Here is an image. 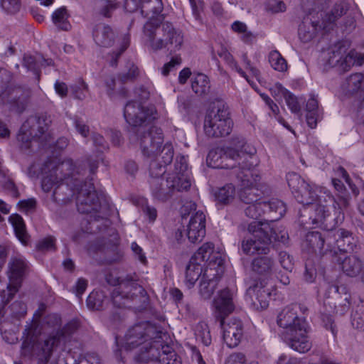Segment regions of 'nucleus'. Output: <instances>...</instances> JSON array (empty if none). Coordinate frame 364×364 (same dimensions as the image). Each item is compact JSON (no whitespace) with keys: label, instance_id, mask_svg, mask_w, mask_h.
Listing matches in <instances>:
<instances>
[{"label":"nucleus","instance_id":"f257e3e1","mask_svg":"<svg viewBox=\"0 0 364 364\" xmlns=\"http://www.w3.org/2000/svg\"><path fill=\"white\" fill-rule=\"evenodd\" d=\"M81 171L78 168L75 171V165L72 159L63 161L56 160L48 161L45 164V176L42 179L41 186L45 192L53 189L52 198L56 203H65L69 196L61 194V190H68L71 186L77 193L76 203L77 210L80 213L91 214L100 211V196L96 191L94 184L89 181H82L78 177Z\"/></svg>","mask_w":364,"mask_h":364},{"label":"nucleus","instance_id":"f03ea898","mask_svg":"<svg viewBox=\"0 0 364 364\" xmlns=\"http://www.w3.org/2000/svg\"><path fill=\"white\" fill-rule=\"evenodd\" d=\"M252 237L244 238L241 248L245 255H267L269 252L273 240L287 244L289 235L283 226L272 227L267 222L252 221L247 226Z\"/></svg>","mask_w":364,"mask_h":364},{"label":"nucleus","instance_id":"7ed1b4c3","mask_svg":"<svg viewBox=\"0 0 364 364\" xmlns=\"http://www.w3.org/2000/svg\"><path fill=\"white\" fill-rule=\"evenodd\" d=\"M299 308L296 304L284 308L277 316V324L284 328V342L294 350L304 353L311 349V343L307 336L306 323L298 314Z\"/></svg>","mask_w":364,"mask_h":364},{"label":"nucleus","instance_id":"20e7f679","mask_svg":"<svg viewBox=\"0 0 364 364\" xmlns=\"http://www.w3.org/2000/svg\"><path fill=\"white\" fill-rule=\"evenodd\" d=\"M232 146L218 148L211 150L207 156L209 166L218 168H231L240 171L245 161L256 153V149L246 143L242 136H234L231 139Z\"/></svg>","mask_w":364,"mask_h":364},{"label":"nucleus","instance_id":"39448f33","mask_svg":"<svg viewBox=\"0 0 364 364\" xmlns=\"http://www.w3.org/2000/svg\"><path fill=\"white\" fill-rule=\"evenodd\" d=\"M143 34L146 46L155 52L164 48L179 50L184 41L183 32L171 23H159L156 19H149L144 24Z\"/></svg>","mask_w":364,"mask_h":364},{"label":"nucleus","instance_id":"423d86ee","mask_svg":"<svg viewBox=\"0 0 364 364\" xmlns=\"http://www.w3.org/2000/svg\"><path fill=\"white\" fill-rule=\"evenodd\" d=\"M232 296V293L228 289H225L214 300L215 316L220 321L223 331V340L230 348H235L239 344L243 333L240 320L231 318L227 323L225 322V318L235 309Z\"/></svg>","mask_w":364,"mask_h":364},{"label":"nucleus","instance_id":"0eeeda50","mask_svg":"<svg viewBox=\"0 0 364 364\" xmlns=\"http://www.w3.org/2000/svg\"><path fill=\"white\" fill-rule=\"evenodd\" d=\"M106 282L111 286H118L112 294V300L114 306L122 308L127 306L129 301L141 304L138 308H145L148 297L145 289L140 286L132 276L121 277L113 272H107L105 275Z\"/></svg>","mask_w":364,"mask_h":364},{"label":"nucleus","instance_id":"6e6552de","mask_svg":"<svg viewBox=\"0 0 364 364\" xmlns=\"http://www.w3.org/2000/svg\"><path fill=\"white\" fill-rule=\"evenodd\" d=\"M43 326L46 330L50 328L52 331L43 342H38L36 345V348L39 350L38 356L41 364H46L53 349L65 342L66 334L71 333L77 328V322H70L62 328L61 318L57 314H50L45 316Z\"/></svg>","mask_w":364,"mask_h":364},{"label":"nucleus","instance_id":"1a4fd4ad","mask_svg":"<svg viewBox=\"0 0 364 364\" xmlns=\"http://www.w3.org/2000/svg\"><path fill=\"white\" fill-rule=\"evenodd\" d=\"M349 196H333L326 193L320 198V204L316 210L314 223L321 224L328 230L334 229L344 219L343 210L349 205Z\"/></svg>","mask_w":364,"mask_h":364},{"label":"nucleus","instance_id":"9d476101","mask_svg":"<svg viewBox=\"0 0 364 364\" xmlns=\"http://www.w3.org/2000/svg\"><path fill=\"white\" fill-rule=\"evenodd\" d=\"M52 119L47 114L31 115L22 124L18 134V140L21 142V149L28 150L31 146L32 140L41 139L47 141L48 128Z\"/></svg>","mask_w":364,"mask_h":364},{"label":"nucleus","instance_id":"9b49d317","mask_svg":"<svg viewBox=\"0 0 364 364\" xmlns=\"http://www.w3.org/2000/svg\"><path fill=\"white\" fill-rule=\"evenodd\" d=\"M232 125L228 105L219 101L205 116L204 132L209 137H223L230 134Z\"/></svg>","mask_w":364,"mask_h":364},{"label":"nucleus","instance_id":"f8f14e48","mask_svg":"<svg viewBox=\"0 0 364 364\" xmlns=\"http://www.w3.org/2000/svg\"><path fill=\"white\" fill-rule=\"evenodd\" d=\"M253 167L252 162L245 161V165L242 167V170L232 172L241 186L239 198L246 204L261 201L262 192L256 186L259 176L254 175L252 171Z\"/></svg>","mask_w":364,"mask_h":364},{"label":"nucleus","instance_id":"ddd939ff","mask_svg":"<svg viewBox=\"0 0 364 364\" xmlns=\"http://www.w3.org/2000/svg\"><path fill=\"white\" fill-rule=\"evenodd\" d=\"M332 295V297L336 300L340 301L341 299V294H343L345 297L343 299L345 303L341 304V310L339 312L337 306L335 305L333 307H331V310L328 311L326 310V312L321 313V321L323 327L326 330H330L333 337H336L337 335V328L336 325L335 324L334 320L333 318L332 315L331 313H336V314H343L344 312H346L348 309L349 306V295L347 294L346 288L344 286L338 287L336 284H328V288L326 290V299L324 301V306L326 307L327 304H330V301H328L327 299H329Z\"/></svg>","mask_w":364,"mask_h":364},{"label":"nucleus","instance_id":"4468645a","mask_svg":"<svg viewBox=\"0 0 364 364\" xmlns=\"http://www.w3.org/2000/svg\"><path fill=\"white\" fill-rule=\"evenodd\" d=\"M131 139L139 141L143 155L151 158L158 154L164 142V135L161 128L151 126L137 132L134 129Z\"/></svg>","mask_w":364,"mask_h":364},{"label":"nucleus","instance_id":"2eb2a0df","mask_svg":"<svg viewBox=\"0 0 364 364\" xmlns=\"http://www.w3.org/2000/svg\"><path fill=\"white\" fill-rule=\"evenodd\" d=\"M153 107H144L136 101H129L124 108V117L126 122L132 127L130 134H133V130L136 132L147 127L146 123L151 122L154 117Z\"/></svg>","mask_w":364,"mask_h":364},{"label":"nucleus","instance_id":"dca6fc26","mask_svg":"<svg viewBox=\"0 0 364 364\" xmlns=\"http://www.w3.org/2000/svg\"><path fill=\"white\" fill-rule=\"evenodd\" d=\"M31 95V92L29 89L15 87L3 92L0 97L3 104L7 105L9 110L21 114L26 110Z\"/></svg>","mask_w":364,"mask_h":364},{"label":"nucleus","instance_id":"f3484780","mask_svg":"<svg viewBox=\"0 0 364 364\" xmlns=\"http://www.w3.org/2000/svg\"><path fill=\"white\" fill-rule=\"evenodd\" d=\"M153 327L147 323H139L130 328L124 336L123 347L127 350H132L152 338Z\"/></svg>","mask_w":364,"mask_h":364},{"label":"nucleus","instance_id":"a211bd4d","mask_svg":"<svg viewBox=\"0 0 364 364\" xmlns=\"http://www.w3.org/2000/svg\"><path fill=\"white\" fill-rule=\"evenodd\" d=\"M27 269V263L22 257H15L10 259L8 271L10 280V284L8 287V300L12 299L14 294L18 291Z\"/></svg>","mask_w":364,"mask_h":364},{"label":"nucleus","instance_id":"6ab92c4d","mask_svg":"<svg viewBox=\"0 0 364 364\" xmlns=\"http://www.w3.org/2000/svg\"><path fill=\"white\" fill-rule=\"evenodd\" d=\"M146 355H143L142 358L158 361L161 364H178L177 355L173 348L168 345H161L154 342L149 348L145 347Z\"/></svg>","mask_w":364,"mask_h":364},{"label":"nucleus","instance_id":"aec40b11","mask_svg":"<svg viewBox=\"0 0 364 364\" xmlns=\"http://www.w3.org/2000/svg\"><path fill=\"white\" fill-rule=\"evenodd\" d=\"M214 245L211 242H206L203 244L198 251L191 257L194 258L195 260L198 261L200 263L202 262H208L206 269L210 271L216 270L217 268L222 269L224 263L223 259L221 256L213 255Z\"/></svg>","mask_w":364,"mask_h":364},{"label":"nucleus","instance_id":"412c9836","mask_svg":"<svg viewBox=\"0 0 364 364\" xmlns=\"http://www.w3.org/2000/svg\"><path fill=\"white\" fill-rule=\"evenodd\" d=\"M326 192H322L315 185L306 183V186L303 187L297 194H295L294 198L296 200L303 205H311L314 207L315 216H316V210L319 206L320 198L323 195H326Z\"/></svg>","mask_w":364,"mask_h":364},{"label":"nucleus","instance_id":"4be33fe9","mask_svg":"<svg viewBox=\"0 0 364 364\" xmlns=\"http://www.w3.org/2000/svg\"><path fill=\"white\" fill-rule=\"evenodd\" d=\"M247 294L251 298V305L254 309L263 310L269 305V298L271 295L269 289L263 284V281H257L247 289Z\"/></svg>","mask_w":364,"mask_h":364},{"label":"nucleus","instance_id":"5701e85b","mask_svg":"<svg viewBox=\"0 0 364 364\" xmlns=\"http://www.w3.org/2000/svg\"><path fill=\"white\" fill-rule=\"evenodd\" d=\"M187 237L190 242H200L205 235V215L202 211L193 215L187 228Z\"/></svg>","mask_w":364,"mask_h":364},{"label":"nucleus","instance_id":"b1692460","mask_svg":"<svg viewBox=\"0 0 364 364\" xmlns=\"http://www.w3.org/2000/svg\"><path fill=\"white\" fill-rule=\"evenodd\" d=\"M262 215H266L264 222L272 223L279 220L286 213L284 203L278 199L272 198L269 200H261Z\"/></svg>","mask_w":364,"mask_h":364},{"label":"nucleus","instance_id":"393cba45","mask_svg":"<svg viewBox=\"0 0 364 364\" xmlns=\"http://www.w3.org/2000/svg\"><path fill=\"white\" fill-rule=\"evenodd\" d=\"M341 268L343 273L350 277L360 275L364 282V262L355 256H348L343 259H338Z\"/></svg>","mask_w":364,"mask_h":364},{"label":"nucleus","instance_id":"a878e982","mask_svg":"<svg viewBox=\"0 0 364 364\" xmlns=\"http://www.w3.org/2000/svg\"><path fill=\"white\" fill-rule=\"evenodd\" d=\"M95 43L102 47H110L115 39V33L112 28L105 23L97 24L92 31Z\"/></svg>","mask_w":364,"mask_h":364},{"label":"nucleus","instance_id":"bb28decb","mask_svg":"<svg viewBox=\"0 0 364 364\" xmlns=\"http://www.w3.org/2000/svg\"><path fill=\"white\" fill-rule=\"evenodd\" d=\"M220 270V269H216L217 274H211V271L208 269L204 270L199 285V291L205 299H209L213 294L219 280L217 274H218Z\"/></svg>","mask_w":364,"mask_h":364},{"label":"nucleus","instance_id":"cd10ccee","mask_svg":"<svg viewBox=\"0 0 364 364\" xmlns=\"http://www.w3.org/2000/svg\"><path fill=\"white\" fill-rule=\"evenodd\" d=\"M336 245L341 252L350 253L354 250L355 240L352 233L345 229H339L335 233Z\"/></svg>","mask_w":364,"mask_h":364},{"label":"nucleus","instance_id":"c85d7f7f","mask_svg":"<svg viewBox=\"0 0 364 364\" xmlns=\"http://www.w3.org/2000/svg\"><path fill=\"white\" fill-rule=\"evenodd\" d=\"M149 184L152 196L156 200L164 202L173 196L168 183L164 178L149 180Z\"/></svg>","mask_w":364,"mask_h":364},{"label":"nucleus","instance_id":"c756f323","mask_svg":"<svg viewBox=\"0 0 364 364\" xmlns=\"http://www.w3.org/2000/svg\"><path fill=\"white\" fill-rule=\"evenodd\" d=\"M274 265V262L272 257L259 256L252 260L251 269L256 274L266 275L272 272Z\"/></svg>","mask_w":364,"mask_h":364},{"label":"nucleus","instance_id":"7c9ffc66","mask_svg":"<svg viewBox=\"0 0 364 364\" xmlns=\"http://www.w3.org/2000/svg\"><path fill=\"white\" fill-rule=\"evenodd\" d=\"M203 272L202 264L194 258H191L186 267L185 282L188 288H191L198 279Z\"/></svg>","mask_w":364,"mask_h":364},{"label":"nucleus","instance_id":"2f4dec72","mask_svg":"<svg viewBox=\"0 0 364 364\" xmlns=\"http://www.w3.org/2000/svg\"><path fill=\"white\" fill-rule=\"evenodd\" d=\"M172 194L176 191H187L191 187V181L186 174L174 173L166 179Z\"/></svg>","mask_w":364,"mask_h":364},{"label":"nucleus","instance_id":"473e14b6","mask_svg":"<svg viewBox=\"0 0 364 364\" xmlns=\"http://www.w3.org/2000/svg\"><path fill=\"white\" fill-rule=\"evenodd\" d=\"M318 22L305 19L299 27V36L304 43L311 41L316 35L318 28H320Z\"/></svg>","mask_w":364,"mask_h":364},{"label":"nucleus","instance_id":"72a5a7b5","mask_svg":"<svg viewBox=\"0 0 364 364\" xmlns=\"http://www.w3.org/2000/svg\"><path fill=\"white\" fill-rule=\"evenodd\" d=\"M324 238L321 232L318 231L309 232L306 236V240L303 244L304 248H306L309 252H321L324 246Z\"/></svg>","mask_w":364,"mask_h":364},{"label":"nucleus","instance_id":"f704fd0d","mask_svg":"<svg viewBox=\"0 0 364 364\" xmlns=\"http://www.w3.org/2000/svg\"><path fill=\"white\" fill-rule=\"evenodd\" d=\"M164 6L161 0H140V9L142 15L145 17L152 18L159 15L163 10Z\"/></svg>","mask_w":364,"mask_h":364},{"label":"nucleus","instance_id":"c9c22d12","mask_svg":"<svg viewBox=\"0 0 364 364\" xmlns=\"http://www.w3.org/2000/svg\"><path fill=\"white\" fill-rule=\"evenodd\" d=\"M11 223L15 234L18 239L23 243L26 244L28 240V235L26 230V225L22 217L18 214H12L9 218Z\"/></svg>","mask_w":364,"mask_h":364},{"label":"nucleus","instance_id":"e433bc0d","mask_svg":"<svg viewBox=\"0 0 364 364\" xmlns=\"http://www.w3.org/2000/svg\"><path fill=\"white\" fill-rule=\"evenodd\" d=\"M108 302L109 299L102 291H92L87 299V306L92 310H102Z\"/></svg>","mask_w":364,"mask_h":364},{"label":"nucleus","instance_id":"4c0bfd02","mask_svg":"<svg viewBox=\"0 0 364 364\" xmlns=\"http://www.w3.org/2000/svg\"><path fill=\"white\" fill-rule=\"evenodd\" d=\"M191 87L193 91L200 96L208 94L210 85L208 76L203 73L196 75L192 80Z\"/></svg>","mask_w":364,"mask_h":364},{"label":"nucleus","instance_id":"58836bf2","mask_svg":"<svg viewBox=\"0 0 364 364\" xmlns=\"http://www.w3.org/2000/svg\"><path fill=\"white\" fill-rule=\"evenodd\" d=\"M348 48L346 42L339 41L332 48L329 53L328 63L333 67H337L343 57L346 55Z\"/></svg>","mask_w":364,"mask_h":364},{"label":"nucleus","instance_id":"ea45409f","mask_svg":"<svg viewBox=\"0 0 364 364\" xmlns=\"http://www.w3.org/2000/svg\"><path fill=\"white\" fill-rule=\"evenodd\" d=\"M235 196V188L232 183L219 188L215 192V199L220 203L228 205L232 203Z\"/></svg>","mask_w":364,"mask_h":364},{"label":"nucleus","instance_id":"a19ab883","mask_svg":"<svg viewBox=\"0 0 364 364\" xmlns=\"http://www.w3.org/2000/svg\"><path fill=\"white\" fill-rule=\"evenodd\" d=\"M363 81L364 76L362 73H355L346 78L343 87L347 92L353 94L361 89Z\"/></svg>","mask_w":364,"mask_h":364},{"label":"nucleus","instance_id":"79ce46f5","mask_svg":"<svg viewBox=\"0 0 364 364\" xmlns=\"http://www.w3.org/2000/svg\"><path fill=\"white\" fill-rule=\"evenodd\" d=\"M218 55L223 58L232 69L235 70L243 77H245L249 84L253 87L255 84L252 82L246 73L238 66L237 62L235 60L233 56L225 48H221L220 50L218 51Z\"/></svg>","mask_w":364,"mask_h":364},{"label":"nucleus","instance_id":"37998d69","mask_svg":"<svg viewBox=\"0 0 364 364\" xmlns=\"http://www.w3.org/2000/svg\"><path fill=\"white\" fill-rule=\"evenodd\" d=\"M278 92L281 93L286 101L288 107L293 113H299L301 110L300 105L295 95L284 88L282 85L277 86Z\"/></svg>","mask_w":364,"mask_h":364},{"label":"nucleus","instance_id":"c03bdc74","mask_svg":"<svg viewBox=\"0 0 364 364\" xmlns=\"http://www.w3.org/2000/svg\"><path fill=\"white\" fill-rule=\"evenodd\" d=\"M68 13L65 7H61L57 9L52 15L53 23L60 29L68 31L70 25L68 21Z\"/></svg>","mask_w":364,"mask_h":364},{"label":"nucleus","instance_id":"a18cd8bd","mask_svg":"<svg viewBox=\"0 0 364 364\" xmlns=\"http://www.w3.org/2000/svg\"><path fill=\"white\" fill-rule=\"evenodd\" d=\"M150 180L162 179L166 173V165L161 164L158 158H153L149 164Z\"/></svg>","mask_w":364,"mask_h":364},{"label":"nucleus","instance_id":"49530a36","mask_svg":"<svg viewBox=\"0 0 364 364\" xmlns=\"http://www.w3.org/2000/svg\"><path fill=\"white\" fill-rule=\"evenodd\" d=\"M41 61L46 62L45 59H43L40 56L35 57L25 55L23 58V65L28 70L33 72L34 75L39 77V64L41 63Z\"/></svg>","mask_w":364,"mask_h":364},{"label":"nucleus","instance_id":"de8ad7c7","mask_svg":"<svg viewBox=\"0 0 364 364\" xmlns=\"http://www.w3.org/2000/svg\"><path fill=\"white\" fill-rule=\"evenodd\" d=\"M269 62L272 68L279 72H284L287 69L286 60L277 50H272L269 53Z\"/></svg>","mask_w":364,"mask_h":364},{"label":"nucleus","instance_id":"09e8293b","mask_svg":"<svg viewBox=\"0 0 364 364\" xmlns=\"http://www.w3.org/2000/svg\"><path fill=\"white\" fill-rule=\"evenodd\" d=\"M287 180L289 187L294 196L307 183L304 178L296 173H289L287 176Z\"/></svg>","mask_w":364,"mask_h":364},{"label":"nucleus","instance_id":"8fccbe9b","mask_svg":"<svg viewBox=\"0 0 364 364\" xmlns=\"http://www.w3.org/2000/svg\"><path fill=\"white\" fill-rule=\"evenodd\" d=\"M105 260L107 264H112L121 261L123 253L117 244H113L110 247L105 249Z\"/></svg>","mask_w":364,"mask_h":364},{"label":"nucleus","instance_id":"3c124183","mask_svg":"<svg viewBox=\"0 0 364 364\" xmlns=\"http://www.w3.org/2000/svg\"><path fill=\"white\" fill-rule=\"evenodd\" d=\"M348 7V4L345 1L336 4L331 13L327 16L326 21L329 23H334L339 17L347 12Z\"/></svg>","mask_w":364,"mask_h":364},{"label":"nucleus","instance_id":"603ef678","mask_svg":"<svg viewBox=\"0 0 364 364\" xmlns=\"http://www.w3.org/2000/svg\"><path fill=\"white\" fill-rule=\"evenodd\" d=\"M8 310L11 317L20 319L26 314L27 307L25 303L16 301L9 307Z\"/></svg>","mask_w":364,"mask_h":364},{"label":"nucleus","instance_id":"864d4df0","mask_svg":"<svg viewBox=\"0 0 364 364\" xmlns=\"http://www.w3.org/2000/svg\"><path fill=\"white\" fill-rule=\"evenodd\" d=\"M174 152L171 144H166L163 149L159 150L158 154L154 158H158L162 160L164 165H168L171 163L173 158Z\"/></svg>","mask_w":364,"mask_h":364},{"label":"nucleus","instance_id":"5fc2aeb1","mask_svg":"<svg viewBox=\"0 0 364 364\" xmlns=\"http://www.w3.org/2000/svg\"><path fill=\"white\" fill-rule=\"evenodd\" d=\"M357 57V52L351 50L347 55L343 57L338 65H337L341 70L346 72L348 70L351 66L355 65V58Z\"/></svg>","mask_w":364,"mask_h":364},{"label":"nucleus","instance_id":"6e6d98bb","mask_svg":"<svg viewBox=\"0 0 364 364\" xmlns=\"http://www.w3.org/2000/svg\"><path fill=\"white\" fill-rule=\"evenodd\" d=\"M129 46V36H125L121 43L120 48L117 50L111 53L110 65L112 66H117L118 59L121 55L126 50Z\"/></svg>","mask_w":364,"mask_h":364},{"label":"nucleus","instance_id":"4d7b16f0","mask_svg":"<svg viewBox=\"0 0 364 364\" xmlns=\"http://www.w3.org/2000/svg\"><path fill=\"white\" fill-rule=\"evenodd\" d=\"M247 205L248 206L244 210L247 217L256 220L262 215L261 201Z\"/></svg>","mask_w":364,"mask_h":364},{"label":"nucleus","instance_id":"13d9d810","mask_svg":"<svg viewBox=\"0 0 364 364\" xmlns=\"http://www.w3.org/2000/svg\"><path fill=\"white\" fill-rule=\"evenodd\" d=\"M1 6L2 9L11 14L17 13L21 8V0H1Z\"/></svg>","mask_w":364,"mask_h":364},{"label":"nucleus","instance_id":"bf43d9fd","mask_svg":"<svg viewBox=\"0 0 364 364\" xmlns=\"http://www.w3.org/2000/svg\"><path fill=\"white\" fill-rule=\"evenodd\" d=\"M55 238L49 236L39 240L36 245V250L41 252H46L55 250Z\"/></svg>","mask_w":364,"mask_h":364},{"label":"nucleus","instance_id":"052dcab7","mask_svg":"<svg viewBox=\"0 0 364 364\" xmlns=\"http://www.w3.org/2000/svg\"><path fill=\"white\" fill-rule=\"evenodd\" d=\"M139 72L138 68L132 63L129 66L128 72L126 73L119 74L118 77L122 82L125 83L127 82L133 81L135 80L139 75Z\"/></svg>","mask_w":364,"mask_h":364},{"label":"nucleus","instance_id":"680f3d73","mask_svg":"<svg viewBox=\"0 0 364 364\" xmlns=\"http://www.w3.org/2000/svg\"><path fill=\"white\" fill-rule=\"evenodd\" d=\"M71 88L76 99L82 100L85 98L88 87L87 85L82 80H80L78 85L72 86Z\"/></svg>","mask_w":364,"mask_h":364},{"label":"nucleus","instance_id":"e2e57ef3","mask_svg":"<svg viewBox=\"0 0 364 364\" xmlns=\"http://www.w3.org/2000/svg\"><path fill=\"white\" fill-rule=\"evenodd\" d=\"M73 124L76 131L82 136L87 137L90 134V127L84 122V120L80 117H75L73 118Z\"/></svg>","mask_w":364,"mask_h":364},{"label":"nucleus","instance_id":"0e129e2a","mask_svg":"<svg viewBox=\"0 0 364 364\" xmlns=\"http://www.w3.org/2000/svg\"><path fill=\"white\" fill-rule=\"evenodd\" d=\"M316 277V270L311 259H307L305 263L304 279L307 282H313Z\"/></svg>","mask_w":364,"mask_h":364},{"label":"nucleus","instance_id":"69168bd1","mask_svg":"<svg viewBox=\"0 0 364 364\" xmlns=\"http://www.w3.org/2000/svg\"><path fill=\"white\" fill-rule=\"evenodd\" d=\"M279 261L282 267L287 271L291 272L294 268L293 257L286 252H280Z\"/></svg>","mask_w":364,"mask_h":364},{"label":"nucleus","instance_id":"338daca9","mask_svg":"<svg viewBox=\"0 0 364 364\" xmlns=\"http://www.w3.org/2000/svg\"><path fill=\"white\" fill-rule=\"evenodd\" d=\"M92 139L94 146L99 150L100 152H102L109 148L107 142L105 141L104 137L97 133H92Z\"/></svg>","mask_w":364,"mask_h":364},{"label":"nucleus","instance_id":"774afa93","mask_svg":"<svg viewBox=\"0 0 364 364\" xmlns=\"http://www.w3.org/2000/svg\"><path fill=\"white\" fill-rule=\"evenodd\" d=\"M118 7V4L107 0L101 6L100 14L107 18L111 16L112 13Z\"/></svg>","mask_w":364,"mask_h":364}]
</instances>
